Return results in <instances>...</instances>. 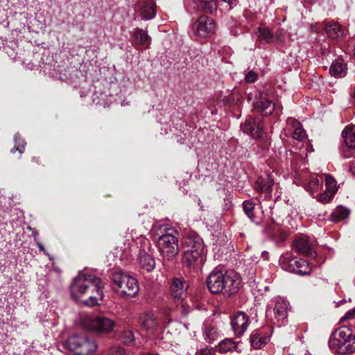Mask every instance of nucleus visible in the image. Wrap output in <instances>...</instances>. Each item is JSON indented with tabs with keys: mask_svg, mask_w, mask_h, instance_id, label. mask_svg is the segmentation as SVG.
<instances>
[{
	"mask_svg": "<svg viewBox=\"0 0 355 355\" xmlns=\"http://www.w3.org/2000/svg\"><path fill=\"white\" fill-rule=\"evenodd\" d=\"M297 259V258L294 257L291 254L286 253L280 257L279 264L283 270L294 272Z\"/></svg>",
	"mask_w": 355,
	"mask_h": 355,
	"instance_id": "nucleus-25",
	"label": "nucleus"
},
{
	"mask_svg": "<svg viewBox=\"0 0 355 355\" xmlns=\"http://www.w3.org/2000/svg\"><path fill=\"white\" fill-rule=\"evenodd\" d=\"M320 186L321 182L318 178H315L307 182L304 186V189L311 193H313L319 189Z\"/></svg>",
	"mask_w": 355,
	"mask_h": 355,
	"instance_id": "nucleus-38",
	"label": "nucleus"
},
{
	"mask_svg": "<svg viewBox=\"0 0 355 355\" xmlns=\"http://www.w3.org/2000/svg\"><path fill=\"white\" fill-rule=\"evenodd\" d=\"M243 131L254 138H260L263 135V125L259 118L254 119L248 116L243 125H241Z\"/></svg>",
	"mask_w": 355,
	"mask_h": 355,
	"instance_id": "nucleus-13",
	"label": "nucleus"
},
{
	"mask_svg": "<svg viewBox=\"0 0 355 355\" xmlns=\"http://www.w3.org/2000/svg\"><path fill=\"white\" fill-rule=\"evenodd\" d=\"M116 326L115 322L105 316H96L89 321V328L98 333H110Z\"/></svg>",
	"mask_w": 355,
	"mask_h": 355,
	"instance_id": "nucleus-9",
	"label": "nucleus"
},
{
	"mask_svg": "<svg viewBox=\"0 0 355 355\" xmlns=\"http://www.w3.org/2000/svg\"><path fill=\"white\" fill-rule=\"evenodd\" d=\"M306 3H315L317 0H303Z\"/></svg>",
	"mask_w": 355,
	"mask_h": 355,
	"instance_id": "nucleus-51",
	"label": "nucleus"
},
{
	"mask_svg": "<svg viewBox=\"0 0 355 355\" xmlns=\"http://www.w3.org/2000/svg\"><path fill=\"white\" fill-rule=\"evenodd\" d=\"M349 210L343 206H338L331 214L330 218L333 222H339L348 217Z\"/></svg>",
	"mask_w": 355,
	"mask_h": 355,
	"instance_id": "nucleus-32",
	"label": "nucleus"
},
{
	"mask_svg": "<svg viewBox=\"0 0 355 355\" xmlns=\"http://www.w3.org/2000/svg\"><path fill=\"white\" fill-rule=\"evenodd\" d=\"M60 347L75 355H92L98 348L96 340L86 334H73L64 341Z\"/></svg>",
	"mask_w": 355,
	"mask_h": 355,
	"instance_id": "nucleus-4",
	"label": "nucleus"
},
{
	"mask_svg": "<svg viewBox=\"0 0 355 355\" xmlns=\"http://www.w3.org/2000/svg\"><path fill=\"white\" fill-rule=\"evenodd\" d=\"M275 304L272 309L273 314L275 319L282 324L288 315V302L282 297H277L275 299Z\"/></svg>",
	"mask_w": 355,
	"mask_h": 355,
	"instance_id": "nucleus-22",
	"label": "nucleus"
},
{
	"mask_svg": "<svg viewBox=\"0 0 355 355\" xmlns=\"http://www.w3.org/2000/svg\"><path fill=\"white\" fill-rule=\"evenodd\" d=\"M253 105L257 112L264 116L271 114L275 108V104L268 99V95L261 92L255 95Z\"/></svg>",
	"mask_w": 355,
	"mask_h": 355,
	"instance_id": "nucleus-10",
	"label": "nucleus"
},
{
	"mask_svg": "<svg viewBox=\"0 0 355 355\" xmlns=\"http://www.w3.org/2000/svg\"><path fill=\"white\" fill-rule=\"evenodd\" d=\"M287 129L284 130L285 136H288L292 132V137L297 141H303L306 137V132L300 122L293 118H288L286 121Z\"/></svg>",
	"mask_w": 355,
	"mask_h": 355,
	"instance_id": "nucleus-15",
	"label": "nucleus"
},
{
	"mask_svg": "<svg viewBox=\"0 0 355 355\" xmlns=\"http://www.w3.org/2000/svg\"><path fill=\"white\" fill-rule=\"evenodd\" d=\"M233 100L236 99V103H240L241 102V96L239 94H232Z\"/></svg>",
	"mask_w": 355,
	"mask_h": 355,
	"instance_id": "nucleus-47",
	"label": "nucleus"
},
{
	"mask_svg": "<svg viewBox=\"0 0 355 355\" xmlns=\"http://www.w3.org/2000/svg\"><path fill=\"white\" fill-rule=\"evenodd\" d=\"M349 171L355 175V162H351L349 165Z\"/></svg>",
	"mask_w": 355,
	"mask_h": 355,
	"instance_id": "nucleus-48",
	"label": "nucleus"
},
{
	"mask_svg": "<svg viewBox=\"0 0 355 355\" xmlns=\"http://www.w3.org/2000/svg\"><path fill=\"white\" fill-rule=\"evenodd\" d=\"M204 261L205 254L190 251H184L182 253V263L189 269H193L200 266Z\"/></svg>",
	"mask_w": 355,
	"mask_h": 355,
	"instance_id": "nucleus-18",
	"label": "nucleus"
},
{
	"mask_svg": "<svg viewBox=\"0 0 355 355\" xmlns=\"http://www.w3.org/2000/svg\"><path fill=\"white\" fill-rule=\"evenodd\" d=\"M355 148H348L347 146L343 150V157L344 158L355 157Z\"/></svg>",
	"mask_w": 355,
	"mask_h": 355,
	"instance_id": "nucleus-42",
	"label": "nucleus"
},
{
	"mask_svg": "<svg viewBox=\"0 0 355 355\" xmlns=\"http://www.w3.org/2000/svg\"><path fill=\"white\" fill-rule=\"evenodd\" d=\"M257 79V74L253 71H248L245 77V81L249 83L255 82Z\"/></svg>",
	"mask_w": 355,
	"mask_h": 355,
	"instance_id": "nucleus-43",
	"label": "nucleus"
},
{
	"mask_svg": "<svg viewBox=\"0 0 355 355\" xmlns=\"http://www.w3.org/2000/svg\"><path fill=\"white\" fill-rule=\"evenodd\" d=\"M111 280L112 288L120 295L134 297L139 291L136 279L121 270L114 272Z\"/></svg>",
	"mask_w": 355,
	"mask_h": 355,
	"instance_id": "nucleus-5",
	"label": "nucleus"
},
{
	"mask_svg": "<svg viewBox=\"0 0 355 355\" xmlns=\"http://www.w3.org/2000/svg\"><path fill=\"white\" fill-rule=\"evenodd\" d=\"M326 190L335 193L337 192L338 187L336 180L331 175H325Z\"/></svg>",
	"mask_w": 355,
	"mask_h": 355,
	"instance_id": "nucleus-36",
	"label": "nucleus"
},
{
	"mask_svg": "<svg viewBox=\"0 0 355 355\" xmlns=\"http://www.w3.org/2000/svg\"><path fill=\"white\" fill-rule=\"evenodd\" d=\"M345 146L355 148V125L347 126L342 132Z\"/></svg>",
	"mask_w": 355,
	"mask_h": 355,
	"instance_id": "nucleus-28",
	"label": "nucleus"
},
{
	"mask_svg": "<svg viewBox=\"0 0 355 355\" xmlns=\"http://www.w3.org/2000/svg\"><path fill=\"white\" fill-rule=\"evenodd\" d=\"M249 324V317L243 311L236 313L231 320L232 329L237 337H241L243 335Z\"/></svg>",
	"mask_w": 355,
	"mask_h": 355,
	"instance_id": "nucleus-11",
	"label": "nucleus"
},
{
	"mask_svg": "<svg viewBox=\"0 0 355 355\" xmlns=\"http://www.w3.org/2000/svg\"><path fill=\"white\" fill-rule=\"evenodd\" d=\"M103 285L101 278L84 271L79 272L73 279L70 291L71 296L81 300L85 305L98 304L103 297Z\"/></svg>",
	"mask_w": 355,
	"mask_h": 355,
	"instance_id": "nucleus-1",
	"label": "nucleus"
},
{
	"mask_svg": "<svg viewBox=\"0 0 355 355\" xmlns=\"http://www.w3.org/2000/svg\"><path fill=\"white\" fill-rule=\"evenodd\" d=\"M151 231L163 261H172L180 251L178 232L165 225H153Z\"/></svg>",
	"mask_w": 355,
	"mask_h": 355,
	"instance_id": "nucleus-2",
	"label": "nucleus"
},
{
	"mask_svg": "<svg viewBox=\"0 0 355 355\" xmlns=\"http://www.w3.org/2000/svg\"><path fill=\"white\" fill-rule=\"evenodd\" d=\"M270 236L275 243H280L285 241L287 233L282 229L277 227L272 230L270 232Z\"/></svg>",
	"mask_w": 355,
	"mask_h": 355,
	"instance_id": "nucleus-35",
	"label": "nucleus"
},
{
	"mask_svg": "<svg viewBox=\"0 0 355 355\" xmlns=\"http://www.w3.org/2000/svg\"><path fill=\"white\" fill-rule=\"evenodd\" d=\"M335 193H332V192H329L327 190L318 197V200L323 204H326L330 202L334 198Z\"/></svg>",
	"mask_w": 355,
	"mask_h": 355,
	"instance_id": "nucleus-40",
	"label": "nucleus"
},
{
	"mask_svg": "<svg viewBox=\"0 0 355 355\" xmlns=\"http://www.w3.org/2000/svg\"><path fill=\"white\" fill-rule=\"evenodd\" d=\"M268 340L267 336L261 335L258 331H253L250 336V344L254 349L261 348Z\"/></svg>",
	"mask_w": 355,
	"mask_h": 355,
	"instance_id": "nucleus-29",
	"label": "nucleus"
},
{
	"mask_svg": "<svg viewBox=\"0 0 355 355\" xmlns=\"http://www.w3.org/2000/svg\"><path fill=\"white\" fill-rule=\"evenodd\" d=\"M355 316V308L353 310H350L345 315V318H352Z\"/></svg>",
	"mask_w": 355,
	"mask_h": 355,
	"instance_id": "nucleus-46",
	"label": "nucleus"
},
{
	"mask_svg": "<svg viewBox=\"0 0 355 355\" xmlns=\"http://www.w3.org/2000/svg\"><path fill=\"white\" fill-rule=\"evenodd\" d=\"M262 257H263V259H267V257H268V252H263L262 253Z\"/></svg>",
	"mask_w": 355,
	"mask_h": 355,
	"instance_id": "nucleus-52",
	"label": "nucleus"
},
{
	"mask_svg": "<svg viewBox=\"0 0 355 355\" xmlns=\"http://www.w3.org/2000/svg\"><path fill=\"white\" fill-rule=\"evenodd\" d=\"M223 1L224 2L227 3L231 6L236 0H223Z\"/></svg>",
	"mask_w": 355,
	"mask_h": 355,
	"instance_id": "nucleus-50",
	"label": "nucleus"
},
{
	"mask_svg": "<svg viewBox=\"0 0 355 355\" xmlns=\"http://www.w3.org/2000/svg\"><path fill=\"white\" fill-rule=\"evenodd\" d=\"M187 284L185 281L180 278L173 279L171 284V293L175 300H182L187 294Z\"/></svg>",
	"mask_w": 355,
	"mask_h": 355,
	"instance_id": "nucleus-21",
	"label": "nucleus"
},
{
	"mask_svg": "<svg viewBox=\"0 0 355 355\" xmlns=\"http://www.w3.org/2000/svg\"><path fill=\"white\" fill-rule=\"evenodd\" d=\"M274 184V181L271 178L266 175L265 177L257 178L254 188L258 192H266L270 193L272 191V187Z\"/></svg>",
	"mask_w": 355,
	"mask_h": 355,
	"instance_id": "nucleus-23",
	"label": "nucleus"
},
{
	"mask_svg": "<svg viewBox=\"0 0 355 355\" xmlns=\"http://www.w3.org/2000/svg\"><path fill=\"white\" fill-rule=\"evenodd\" d=\"M125 350L120 347H114L112 349L110 355H124Z\"/></svg>",
	"mask_w": 355,
	"mask_h": 355,
	"instance_id": "nucleus-44",
	"label": "nucleus"
},
{
	"mask_svg": "<svg viewBox=\"0 0 355 355\" xmlns=\"http://www.w3.org/2000/svg\"><path fill=\"white\" fill-rule=\"evenodd\" d=\"M324 30L332 39H340L345 36V31L337 23H326Z\"/></svg>",
	"mask_w": 355,
	"mask_h": 355,
	"instance_id": "nucleus-26",
	"label": "nucleus"
},
{
	"mask_svg": "<svg viewBox=\"0 0 355 355\" xmlns=\"http://www.w3.org/2000/svg\"><path fill=\"white\" fill-rule=\"evenodd\" d=\"M257 38L266 43H270L273 40V35L270 31L266 28H259L255 32Z\"/></svg>",
	"mask_w": 355,
	"mask_h": 355,
	"instance_id": "nucleus-34",
	"label": "nucleus"
},
{
	"mask_svg": "<svg viewBox=\"0 0 355 355\" xmlns=\"http://www.w3.org/2000/svg\"><path fill=\"white\" fill-rule=\"evenodd\" d=\"M133 37L136 45L142 46L145 48H148L150 46L151 38L148 35L147 32L143 29L139 28H135Z\"/></svg>",
	"mask_w": 355,
	"mask_h": 355,
	"instance_id": "nucleus-24",
	"label": "nucleus"
},
{
	"mask_svg": "<svg viewBox=\"0 0 355 355\" xmlns=\"http://www.w3.org/2000/svg\"><path fill=\"white\" fill-rule=\"evenodd\" d=\"M329 345L334 353L352 354L355 352V336L349 328L341 327L331 334Z\"/></svg>",
	"mask_w": 355,
	"mask_h": 355,
	"instance_id": "nucleus-3",
	"label": "nucleus"
},
{
	"mask_svg": "<svg viewBox=\"0 0 355 355\" xmlns=\"http://www.w3.org/2000/svg\"><path fill=\"white\" fill-rule=\"evenodd\" d=\"M37 245L40 250V251L46 254L44 247L39 242H37Z\"/></svg>",
	"mask_w": 355,
	"mask_h": 355,
	"instance_id": "nucleus-49",
	"label": "nucleus"
},
{
	"mask_svg": "<svg viewBox=\"0 0 355 355\" xmlns=\"http://www.w3.org/2000/svg\"><path fill=\"white\" fill-rule=\"evenodd\" d=\"M139 323L141 327L149 334H154L157 330L159 324L155 315L150 311L141 314Z\"/></svg>",
	"mask_w": 355,
	"mask_h": 355,
	"instance_id": "nucleus-16",
	"label": "nucleus"
},
{
	"mask_svg": "<svg viewBox=\"0 0 355 355\" xmlns=\"http://www.w3.org/2000/svg\"><path fill=\"white\" fill-rule=\"evenodd\" d=\"M15 147L11 150L12 153H15L16 150L19 151L21 154L24 152L25 146L26 144L24 139L21 138L19 134L15 135Z\"/></svg>",
	"mask_w": 355,
	"mask_h": 355,
	"instance_id": "nucleus-37",
	"label": "nucleus"
},
{
	"mask_svg": "<svg viewBox=\"0 0 355 355\" xmlns=\"http://www.w3.org/2000/svg\"><path fill=\"white\" fill-rule=\"evenodd\" d=\"M223 282L220 293L227 296L236 294L241 287L240 277L233 271L225 272Z\"/></svg>",
	"mask_w": 355,
	"mask_h": 355,
	"instance_id": "nucleus-7",
	"label": "nucleus"
},
{
	"mask_svg": "<svg viewBox=\"0 0 355 355\" xmlns=\"http://www.w3.org/2000/svg\"><path fill=\"white\" fill-rule=\"evenodd\" d=\"M137 10L144 20L153 19L156 15V5L153 0H139Z\"/></svg>",
	"mask_w": 355,
	"mask_h": 355,
	"instance_id": "nucleus-17",
	"label": "nucleus"
},
{
	"mask_svg": "<svg viewBox=\"0 0 355 355\" xmlns=\"http://www.w3.org/2000/svg\"><path fill=\"white\" fill-rule=\"evenodd\" d=\"M139 248L137 261L141 268L147 272L152 271L155 266V261L152 256L153 248L150 241L144 236L137 239Z\"/></svg>",
	"mask_w": 355,
	"mask_h": 355,
	"instance_id": "nucleus-6",
	"label": "nucleus"
},
{
	"mask_svg": "<svg viewBox=\"0 0 355 355\" xmlns=\"http://www.w3.org/2000/svg\"><path fill=\"white\" fill-rule=\"evenodd\" d=\"M346 70V64L343 61L336 60L331 64L329 73L335 78H341L345 76Z\"/></svg>",
	"mask_w": 355,
	"mask_h": 355,
	"instance_id": "nucleus-30",
	"label": "nucleus"
},
{
	"mask_svg": "<svg viewBox=\"0 0 355 355\" xmlns=\"http://www.w3.org/2000/svg\"><path fill=\"white\" fill-rule=\"evenodd\" d=\"M147 355H158V354H147Z\"/></svg>",
	"mask_w": 355,
	"mask_h": 355,
	"instance_id": "nucleus-53",
	"label": "nucleus"
},
{
	"mask_svg": "<svg viewBox=\"0 0 355 355\" xmlns=\"http://www.w3.org/2000/svg\"><path fill=\"white\" fill-rule=\"evenodd\" d=\"M295 250L301 254L309 257H315L313 243L306 236H301L295 239L293 242Z\"/></svg>",
	"mask_w": 355,
	"mask_h": 355,
	"instance_id": "nucleus-14",
	"label": "nucleus"
},
{
	"mask_svg": "<svg viewBox=\"0 0 355 355\" xmlns=\"http://www.w3.org/2000/svg\"><path fill=\"white\" fill-rule=\"evenodd\" d=\"M186 248L184 251L195 252L205 254V244L203 240L198 236H189L184 239L183 243Z\"/></svg>",
	"mask_w": 355,
	"mask_h": 355,
	"instance_id": "nucleus-19",
	"label": "nucleus"
},
{
	"mask_svg": "<svg viewBox=\"0 0 355 355\" xmlns=\"http://www.w3.org/2000/svg\"><path fill=\"white\" fill-rule=\"evenodd\" d=\"M224 273L220 270L212 271L207 277V286L208 289L215 294L220 293V288L223 282Z\"/></svg>",
	"mask_w": 355,
	"mask_h": 355,
	"instance_id": "nucleus-20",
	"label": "nucleus"
},
{
	"mask_svg": "<svg viewBox=\"0 0 355 355\" xmlns=\"http://www.w3.org/2000/svg\"><path fill=\"white\" fill-rule=\"evenodd\" d=\"M196 355H213V350L210 348H204L198 351Z\"/></svg>",
	"mask_w": 355,
	"mask_h": 355,
	"instance_id": "nucleus-45",
	"label": "nucleus"
},
{
	"mask_svg": "<svg viewBox=\"0 0 355 355\" xmlns=\"http://www.w3.org/2000/svg\"><path fill=\"white\" fill-rule=\"evenodd\" d=\"M216 28L214 20L206 15L200 16L193 24L196 35L204 38L214 34Z\"/></svg>",
	"mask_w": 355,
	"mask_h": 355,
	"instance_id": "nucleus-8",
	"label": "nucleus"
},
{
	"mask_svg": "<svg viewBox=\"0 0 355 355\" xmlns=\"http://www.w3.org/2000/svg\"><path fill=\"white\" fill-rule=\"evenodd\" d=\"M239 343L234 341L232 338H225L217 345V349L220 353H227L238 351Z\"/></svg>",
	"mask_w": 355,
	"mask_h": 355,
	"instance_id": "nucleus-27",
	"label": "nucleus"
},
{
	"mask_svg": "<svg viewBox=\"0 0 355 355\" xmlns=\"http://www.w3.org/2000/svg\"><path fill=\"white\" fill-rule=\"evenodd\" d=\"M243 209L248 217L252 220H254V204L249 200H245L243 203Z\"/></svg>",
	"mask_w": 355,
	"mask_h": 355,
	"instance_id": "nucleus-39",
	"label": "nucleus"
},
{
	"mask_svg": "<svg viewBox=\"0 0 355 355\" xmlns=\"http://www.w3.org/2000/svg\"><path fill=\"white\" fill-rule=\"evenodd\" d=\"M135 340L134 334L131 331H125L123 333V340L126 344L132 343Z\"/></svg>",
	"mask_w": 355,
	"mask_h": 355,
	"instance_id": "nucleus-41",
	"label": "nucleus"
},
{
	"mask_svg": "<svg viewBox=\"0 0 355 355\" xmlns=\"http://www.w3.org/2000/svg\"><path fill=\"white\" fill-rule=\"evenodd\" d=\"M311 272V268L309 263L302 259H297L295 266V270L293 273L300 275H309Z\"/></svg>",
	"mask_w": 355,
	"mask_h": 355,
	"instance_id": "nucleus-33",
	"label": "nucleus"
},
{
	"mask_svg": "<svg viewBox=\"0 0 355 355\" xmlns=\"http://www.w3.org/2000/svg\"><path fill=\"white\" fill-rule=\"evenodd\" d=\"M188 9H193L205 13L211 14L218 8L217 0H185Z\"/></svg>",
	"mask_w": 355,
	"mask_h": 355,
	"instance_id": "nucleus-12",
	"label": "nucleus"
},
{
	"mask_svg": "<svg viewBox=\"0 0 355 355\" xmlns=\"http://www.w3.org/2000/svg\"><path fill=\"white\" fill-rule=\"evenodd\" d=\"M202 333L205 340L209 344L213 343L219 338L217 329L211 325H205Z\"/></svg>",
	"mask_w": 355,
	"mask_h": 355,
	"instance_id": "nucleus-31",
	"label": "nucleus"
}]
</instances>
